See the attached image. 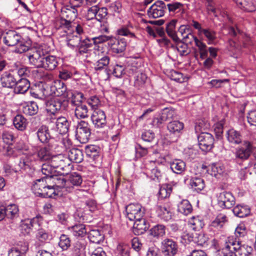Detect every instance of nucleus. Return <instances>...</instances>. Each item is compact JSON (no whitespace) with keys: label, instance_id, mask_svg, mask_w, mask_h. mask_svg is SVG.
<instances>
[{"label":"nucleus","instance_id":"obj_1","mask_svg":"<svg viewBox=\"0 0 256 256\" xmlns=\"http://www.w3.org/2000/svg\"><path fill=\"white\" fill-rule=\"evenodd\" d=\"M4 43L8 46H18L15 52L22 54L28 51L32 46V41L28 36L24 33L20 34L16 30H10L4 34Z\"/></svg>","mask_w":256,"mask_h":256},{"label":"nucleus","instance_id":"obj_2","mask_svg":"<svg viewBox=\"0 0 256 256\" xmlns=\"http://www.w3.org/2000/svg\"><path fill=\"white\" fill-rule=\"evenodd\" d=\"M254 146L252 142L244 140L240 146L234 149V160L236 163L242 164V163L249 159L254 151Z\"/></svg>","mask_w":256,"mask_h":256},{"label":"nucleus","instance_id":"obj_3","mask_svg":"<svg viewBox=\"0 0 256 256\" xmlns=\"http://www.w3.org/2000/svg\"><path fill=\"white\" fill-rule=\"evenodd\" d=\"M53 129L50 130L48 126L46 124H42L38 128L36 132L38 140L43 144H49L58 137V134L53 132Z\"/></svg>","mask_w":256,"mask_h":256},{"label":"nucleus","instance_id":"obj_4","mask_svg":"<svg viewBox=\"0 0 256 256\" xmlns=\"http://www.w3.org/2000/svg\"><path fill=\"white\" fill-rule=\"evenodd\" d=\"M128 74L134 75V86L140 89L143 88L147 80L146 74L142 72L140 66H135L132 63L128 69Z\"/></svg>","mask_w":256,"mask_h":256},{"label":"nucleus","instance_id":"obj_5","mask_svg":"<svg viewBox=\"0 0 256 256\" xmlns=\"http://www.w3.org/2000/svg\"><path fill=\"white\" fill-rule=\"evenodd\" d=\"M184 128V123L178 120H173L169 122L167 124V130L168 131V134L166 136H169L170 141L172 142H176L182 134Z\"/></svg>","mask_w":256,"mask_h":256},{"label":"nucleus","instance_id":"obj_6","mask_svg":"<svg viewBox=\"0 0 256 256\" xmlns=\"http://www.w3.org/2000/svg\"><path fill=\"white\" fill-rule=\"evenodd\" d=\"M161 250L164 256H175L178 252L177 242L170 238H166L161 242Z\"/></svg>","mask_w":256,"mask_h":256},{"label":"nucleus","instance_id":"obj_7","mask_svg":"<svg viewBox=\"0 0 256 256\" xmlns=\"http://www.w3.org/2000/svg\"><path fill=\"white\" fill-rule=\"evenodd\" d=\"M228 34L234 38V40H230L228 42L229 50L232 51L242 46L240 39L242 35L240 30L236 26H230L226 28Z\"/></svg>","mask_w":256,"mask_h":256},{"label":"nucleus","instance_id":"obj_8","mask_svg":"<svg viewBox=\"0 0 256 256\" xmlns=\"http://www.w3.org/2000/svg\"><path fill=\"white\" fill-rule=\"evenodd\" d=\"M218 206L222 208L229 209L235 204V198L230 192L223 191L216 196Z\"/></svg>","mask_w":256,"mask_h":256},{"label":"nucleus","instance_id":"obj_9","mask_svg":"<svg viewBox=\"0 0 256 256\" xmlns=\"http://www.w3.org/2000/svg\"><path fill=\"white\" fill-rule=\"evenodd\" d=\"M32 190L34 194L38 196L44 198H54V195L49 192L48 187L46 186L44 181L42 179H37L32 185Z\"/></svg>","mask_w":256,"mask_h":256},{"label":"nucleus","instance_id":"obj_10","mask_svg":"<svg viewBox=\"0 0 256 256\" xmlns=\"http://www.w3.org/2000/svg\"><path fill=\"white\" fill-rule=\"evenodd\" d=\"M144 212V208L139 204H130L126 207V216L131 221L142 218Z\"/></svg>","mask_w":256,"mask_h":256},{"label":"nucleus","instance_id":"obj_11","mask_svg":"<svg viewBox=\"0 0 256 256\" xmlns=\"http://www.w3.org/2000/svg\"><path fill=\"white\" fill-rule=\"evenodd\" d=\"M64 102L59 98H50L46 102V110L48 113H50L51 122L55 120L56 118L54 116L56 112L60 110L62 108L64 107Z\"/></svg>","mask_w":256,"mask_h":256},{"label":"nucleus","instance_id":"obj_12","mask_svg":"<svg viewBox=\"0 0 256 256\" xmlns=\"http://www.w3.org/2000/svg\"><path fill=\"white\" fill-rule=\"evenodd\" d=\"M200 148L202 150L208 152L214 146V139L213 136L207 132H201L198 136Z\"/></svg>","mask_w":256,"mask_h":256},{"label":"nucleus","instance_id":"obj_13","mask_svg":"<svg viewBox=\"0 0 256 256\" xmlns=\"http://www.w3.org/2000/svg\"><path fill=\"white\" fill-rule=\"evenodd\" d=\"M174 112L168 108L164 110L162 113L154 117L151 124L154 128H162L164 123L172 118Z\"/></svg>","mask_w":256,"mask_h":256},{"label":"nucleus","instance_id":"obj_14","mask_svg":"<svg viewBox=\"0 0 256 256\" xmlns=\"http://www.w3.org/2000/svg\"><path fill=\"white\" fill-rule=\"evenodd\" d=\"M166 10L165 3L162 0H158L148 8L147 14L150 18H156L162 16Z\"/></svg>","mask_w":256,"mask_h":256},{"label":"nucleus","instance_id":"obj_15","mask_svg":"<svg viewBox=\"0 0 256 256\" xmlns=\"http://www.w3.org/2000/svg\"><path fill=\"white\" fill-rule=\"evenodd\" d=\"M91 120L96 128H104L106 125V114L104 110L98 108L94 110L91 116Z\"/></svg>","mask_w":256,"mask_h":256},{"label":"nucleus","instance_id":"obj_16","mask_svg":"<svg viewBox=\"0 0 256 256\" xmlns=\"http://www.w3.org/2000/svg\"><path fill=\"white\" fill-rule=\"evenodd\" d=\"M157 41L161 46H168L170 45L173 48H176L180 56H186L189 54L188 44L184 41L179 42L176 45L171 44L170 41L166 38L158 40Z\"/></svg>","mask_w":256,"mask_h":256},{"label":"nucleus","instance_id":"obj_17","mask_svg":"<svg viewBox=\"0 0 256 256\" xmlns=\"http://www.w3.org/2000/svg\"><path fill=\"white\" fill-rule=\"evenodd\" d=\"M108 44L113 54H121L125 51L127 42L124 38H116L112 36Z\"/></svg>","mask_w":256,"mask_h":256},{"label":"nucleus","instance_id":"obj_18","mask_svg":"<svg viewBox=\"0 0 256 256\" xmlns=\"http://www.w3.org/2000/svg\"><path fill=\"white\" fill-rule=\"evenodd\" d=\"M55 187L56 190L60 194V192L62 193H71L74 191L72 186H68L67 178L64 176L55 175Z\"/></svg>","mask_w":256,"mask_h":256},{"label":"nucleus","instance_id":"obj_19","mask_svg":"<svg viewBox=\"0 0 256 256\" xmlns=\"http://www.w3.org/2000/svg\"><path fill=\"white\" fill-rule=\"evenodd\" d=\"M47 163L42 164L41 171L45 176H50L54 174L56 172V169L61 167V165H56V162H62L58 157H54L51 160L48 161Z\"/></svg>","mask_w":256,"mask_h":256},{"label":"nucleus","instance_id":"obj_20","mask_svg":"<svg viewBox=\"0 0 256 256\" xmlns=\"http://www.w3.org/2000/svg\"><path fill=\"white\" fill-rule=\"evenodd\" d=\"M16 78L12 72H4L0 77V82L3 88H13L16 84Z\"/></svg>","mask_w":256,"mask_h":256},{"label":"nucleus","instance_id":"obj_21","mask_svg":"<svg viewBox=\"0 0 256 256\" xmlns=\"http://www.w3.org/2000/svg\"><path fill=\"white\" fill-rule=\"evenodd\" d=\"M134 221L132 232L136 236L144 234L150 227L149 223L143 217Z\"/></svg>","mask_w":256,"mask_h":256},{"label":"nucleus","instance_id":"obj_22","mask_svg":"<svg viewBox=\"0 0 256 256\" xmlns=\"http://www.w3.org/2000/svg\"><path fill=\"white\" fill-rule=\"evenodd\" d=\"M62 17L72 22L78 16L77 8L72 5H66L64 6L61 9Z\"/></svg>","mask_w":256,"mask_h":256},{"label":"nucleus","instance_id":"obj_23","mask_svg":"<svg viewBox=\"0 0 256 256\" xmlns=\"http://www.w3.org/2000/svg\"><path fill=\"white\" fill-rule=\"evenodd\" d=\"M110 62V56L107 55L103 56L94 64V70L96 72L104 70L107 74H109L111 72L108 66Z\"/></svg>","mask_w":256,"mask_h":256},{"label":"nucleus","instance_id":"obj_24","mask_svg":"<svg viewBox=\"0 0 256 256\" xmlns=\"http://www.w3.org/2000/svg\"><path fill=\"white\" fill-rule=\"evenodd\" d=\"M55 120L56 128V132L55 133L62 135L66 134L68 132L70 128V122L67 118L64 116H59Z\"/></svg>","mask_w":256,"mask_h":256},{"label":"nucleus","instance_id":"obj_25","mask_svg":"<svg viewBox=\"0 0 256 256\" xmlns=\"http://www.w3.org/2000/svg\"><path fill=\"white\" fill-rule=\"evenodd\" d=\"M68 100H70L71 104L73 106H76L80 104H82L84 99V94L77 90H68V93L66 95V98Z\"/></svg>","mask_w":256,"mask_h":256},{"label":"nucleus","instance_id":"obj_26","mask_svg":"<svg viewBox=\"0 0 256 256\" xmlns=\"http://www.w3.org/2000/svg\"><path fill=\"white\" fill-rule=\"evenodd\" d=\"M189 186L192 191L199 192L205 187L204 180L200 176H192L190 180Z\"/></svg>","mask_w":256,"mask_h":256},{"label":"nucleus","instance_id":"obj_27","mask_svg":"<svg viewBox=\"0 0 256 256\" xmlns=\"http://www.w3.org/2000/svg\"><path fill=\"white\" fill-rule=\"evenodd\" d=\"M26 56L30 65L37 68H42L44 56H41L38 51H35L32 54H28Z\"/></svg>","mask_w":256,"mask_h":256},{"label":"nucleus","instance_id":"obj_28","mask_svg":"<svg viewBox=\"0 0 256 256\" xmlns=\"http://www.w3.org/2000/svg\"><path fill=\"white\" fill-rule=\"evenodd\" d=\"M30 88V82L26 78L16 79V84L14 86V92L16 94H23L26 92Z\"/></svg>","mask_w":256,"mask_h":256},{"label":"nucleus","instance_id":"obj_29","mask_svg":"<svg viewBox=\"0 0 256 256\" xmlns=\"http://www.w3.org/2000/svg\"><path fill=\"white\" fill-rule=\"evenodd\" d=\"M58 58L54 56L48 55L44 56L42 68L48 70H53L58 66Z\"/></svg>","mask_w":256,"mask_h":256},{"label":"nucleus","instance_id":"obj_30","mask_svg":"<svg viewBox=\"0 0 256 256\" xmlns=\"http://www.w3.org/2000/svg\"><path fill=\"white\" fill-rule=\"evenodd\" d=\"M226 138L228 141L232 144H239L242 143L240 132L234 128L230 129L226 132Z\"/></svg>","mask_w":256,"mask_h":256},{"label":"nucleus","instance_id":"obj_31","mask_svg":"<svg viewBox=\"0 0 256 256\" xmlns=\"http://www.w3.org/2000/svg\"><path fill=\"white\" fill-rule=\"evenodd\" d=\"M155 208L158 216L161 220L168 222L172 218V212L170 208L163 205H157Z\"/></svg>","mask_w":256,"mask_h":256},{"label":"nucleus","instance_id":"obj_32","mask_svg":"<svg viewBox=\"0 0 256 256\" xmlns=\"http://www.w3.org/2000/svg\"><path fill=\"white\" fill-rule=\"evenodd\" d=\"M68 230L74 236L77 238H84L87 234L86 226L82 224H78L72 226H68Z\"/></svg>","mask_w":256,"mask_h":256},{"label":"nucleus","instance_id":"obj_33","mask_svg":"<svg viewBox=\"0 0 256 256\" xmlns=\"http://www.w3.org/2000/svg\"><path fill=\"white\" fill-rule=\"evenodd\" d=\"M22 112L26 116L36 115L38 112V106L36 102L30 101L22 106Z\"/></svg>","mask_w":256,"mask_h":256},{"label":"nucleus","instance_id":"obj_34","mask_svg":"<svg viewBox=\"0 0 256 256\" xmlns=\"http://www.w3.org/2000/svg\"><path fill=\"white\" fill-rule=\"evenodd\" d=\"M58 246L62 252L68 251L72 246V240L68 234H62L58 237Z\"/></svg>","mask_w":256,"mask_h":256},{"label":"nucleus","instance_id":"obj_35","mask_svg":"<svg viewBox=\"0 0 256 256\" xmlns=\"http://www.w3.org/2000/svg\"><path fill=\"white\" fill-rule=\"evenodd\" d=\"M44 181L46 186L49 190V192L52 193V195H54L55 198L57 196H60L61 194H58L56 190L55 187V175L53 174L50 176H44L42 178Z\"/></svg>","mask_w":256,"mask_h":256},{"label":"nucleus","instance_id":"obj_36","mask_svg":"<svg viewBox=\"0 0 256 256\" xmlns=\"http://www.w3.org/2000/svg\"><path fill=\"white\" fill-rule=\"evenodd\" d=\"M92 46L90 39L86 38L76 47L75 51L77 55H82L88 52L89 48Z\"/></svg>","mask_w":256,"mask_h":256},{"label":"nucleus","instance_id":"obj_37","mask_svg":"<svg viewBox=\"0 0 256 256\" xmlns=\"http://www.w3.org/2000/svg\"><path fill=\"white\" fill-rule=\"evenodd\" d=\"M37 156L41 161H50L55 157L54 156L50 146L40 148L37 152Z\"/></svg>","mask_w":256,"mask_h":256},{"label":"nucleus","instance_id":"obj_38","mask_svg":"<svg viewBox=\"0 0 256 256\" xmlns=\"http://www.w3.org/2000/svg\"><path fill=\"white\" fill-rule=\"evenodd\" d=\"M13 124L18 130L23 132L26 130L28 124V120L22 114H17L12 120Z\"/></svg>","mask_w":256,"mask_h":256},{"label":"nucleus","instance_id":"obj_39","mask_svg":"<svg viewBox=\"0 0 256 256\" xmlns=\"http://www.w3.org/2000/svg\"><path fill=\"white\" fill-rule=\"evenodd\" d=\"M68 158L72 162L80 163L84 160L82 151L78 148H72L68 152Z\"/></svg>","mask_w":256,"mask_h":256},{"label":"nucleus","instance_id":"obj_40","mask_svg":"<svg viewBox=\"0 0 256 256\" xmlns=\"http://www.w3.org/2000/svg\"><path fill=\"white\" fill-rule=\"evenodd\" d=\"M6 218L12 220L16 219L20 214L18 206L14 204H6Z\"/></svg>","mask_w":256,"mask_h":256},{"label":"nucleus","instance_id":"obj_41","mask_svg":"<svg viewBox=\"0 0 256 256\" xmlns=\"http://www.w3.org/2000/svg\"><path fill=\"white\" fill-rule=\"evenodd\" d=\"M242 245L240 239L231 236L229 237L228 241L226 242L225 248L229 249L236 252H238Z\"/></svg>","mask_w":256,"mask_h":256},{"label":"nucleus","instance_id":"obj_42","mask_svg":"<svg viewBox=\"0 0 256 256\" xmlns=\"http://www.w3.org/2000/svg\"><path fill=\"white\" fill-rule=\"evenodd\" d=\"M232 212L236 216L242 218L250 214V209L246 205L238 204L234 208Z\"/></svg>","mask_w":256,"mask_h":256},{"label":"nucleus","instance_id":"obj_43","mask_svg":"<svg viewBox=\"0 0 256 256\" xmlns=\"http://www.w3.org/2000/svg\"><path fill=\"white\" fill-rule=\"evenodd\" d=\"M67 182L68 186H72L74 189V186H80L82 184V176L78 172H71L67 176Z\"/></svg>","mask_w":256,"mask_h":256},{"label":"nucleus","instance_id":"obj_44","mask_svg":"<svg viewBox=\"0 0 256 256\" xmlns=\"http://www.w3.org/2000/svg\"><path fill=\"white\" fill-rule=\"evenodd\" d=\"M72 22L61 16L56 20V28L57 30H62L67 34L69 33V32H72Z\"/></svg>","mask_w":256,"mask_h":256},{"label":"nucleus","instance_id":"obj_45","mask_svg":"<svg viewBox=\"0 0 256 256\" xmlns=\"http://www.w3.org/2000/svg\"><path fill=\"white\" fill-rule=\"evenodd\" d=\"M100 148L97 145L90 144L85 146V152L88 157L96 160L100 156Z\"/></svg>","mask_w":256,"mask_h":256},{"label":"nucleus","instance_id":"obj_46","mask_svg":"<svg viewBox=\"0 0 256 256\" xmlns=\"http://www.w3.org/2000/svg\"><path fill=\"white\" fill-rule=\"evenodd\" d=\"M67 45L72 48L74 49L83 40L82 36L74 34V33H69L67 34Z\"/></svg>","mask_w":256,"mask_h":256},{"label":"nucleus","instance_id":"obj_47","mask_svg":"<svg viewBox=\"0 0 256 256\" xmlns=\"http://www.w3.org/2000/svg\"><path fill=\"white\" fill-rule=\"evenodd\" d=\"M178 211L184 216H187L192 212V207L188 200H183L178 205Z\"/></svg>","mask_w":256,"mask_h":256},{"label":"nucleus","instance_id":"obj_48","mask_svg":"<svg viewBox=\"0 0 256 256\" xmlns=\"http://www.w3.org/2000/svg\"><path fill=\"white\" fill-rule=\"evenodd\" d=\"M170 168L174 173L181 174L185 170L186 164L182 160L176 159L170 162Z\"/></svg>","mask_w":256,"mask_h":256},{"label":"nucleus","instance_id":"obj_49","mask_svg":"<svg viewBox=\"0 0 256 256\" xmlns=\"http://www.w3.org/2000/svg\"><path fill=\"white\" fill-rule=\"evenodd\" d=\"M74 106V114L78 119H84L88 117V109L86 104L82 103Z\"/></svg>","mask_w":256,"mask_h":256},{"label":"nucleus","instance_id":"obj_50","mask_svg":"<svg viewBox=\"0 0 256 256\" xmlns=\"http://www.w3.org/2000/svg\"><path fill=\"white\" fill-rule=\"evenodd\" d=\"M86 246V244L84 242L80 240L76 242L71 248L72 256H81L84 252Z\"/></svg>","mask_w":256,"mask_h":256},{"label":"nucleus","instance_id":"obj_51","mask_svg":"<svg viewBox=\"0 0 256 256\" xmlns=\"http://www.w3.org/2000/svg\"><path fill=\"white\" fill-rule=\"evenodd\" d=\"M88 234L90 241L94 244H100L104 240V235L98 230H92Z\"/></svg>","mask_w":256,"mask_h":256},{"label":"nucleus","instance_id":"obj_52","mask_svg":"<svg viewBox=\"0 0 256 256\" xmlns=\"http://www.w3.org/2000/svg\"><path fill=\"white\" fill-rule=\"evenodd\" d=\"M237 6L244 11L252 12L256 10L254 2L253 0H244V2L236 0Z\"/></svg>","mask_w":256,"mask_h":256},{"label":"nucleus","instance_id":"obj_53","mask_svg":"<svg viewBox=\"0 0 256 256\" xmlns=\"http://www.w3.org/2000/svg\"><path fill=\"white\" fill-rule=\"evenodd\" d=\"M18 166L21 169L25 170L28 174L33 173L36 170L32 162L28 158L20 159Z\"/></svg>","mask_w":256,"mask_h":256},{"label":"nucleus","instance_id":"obj_54","mask_svg":"<svg viewBox=\"0 0 256 256\" xmlns=\"http://www.w3.org/2000/svg\"><path fill=\"white\" fill-rule=\"evenodd\" d=\"M56 88V96H62L66 98L69 89H68L65 84L60 80H55Z\"/></svg>","mask_w":256,"mask_h":256},{"label":"nucleus","instance_id":"obj_55","mask_svg":"<svg viewBox=\"0 0 256 256\" xmlns=\"http://www.w3.org/2000/svg\"><path fill=\"white\" fill-rule=\"evenodd\" d=\"M190 227L194 231L200 230L204 225V220L198 216H192L189 221Z\"/></svg>","mask_w":256,"mask_h":256},{"label":"nucleus","instance_id":"obj_56","mask_svg":"<svg viewBox=\"0 0 256 256\" xmlns=\"http://www.w3.org/2000/svg\"><path fill=\"white\" fill-rule=\"evenodd\" d=\"M208 170L210 172V174L216 176L217 174H221L224 172V167L220 162H214L208 166Z\"/></svg>","mask_w":256,"mask_h":256},{"label":"nucleus","instance_id":"obj_57","mask_svg":"<svg viewBox=\"0 0 256 256\" xmlns=\"http://www.w3.org/2000/svg\"><path fill=\"white\" fill-rule=\"evenodd\" d=\"M166 234V226L162 224H156L150 230V234L154 238H158Z\"/></svg>","mask_w":256,"mask_h":256},{"label":"nucleus","instance_id":"obj_58","mask_svg":"<svg viewBox=\"0 0 256 256\" xmlns=\"http://www.w3.org/2000/svg\"><path fill=\"white\" fill-rule=\"evenodd\" d=\"M42 90L43 95L45 96H48L52 95L56 96V88L55 81H54L49 84H42Z\"/></svg>","mask_w":256,"mask_h":256},{"label":"nucleus","instance_id":"obj_59","mask_svg":"<svg viewBox=\"0 0 256 256\" xmlns=\"http://www.w3.org/2000/svg\"><path fill=\"white\" fill-rule=\"evenodd\" d=\"M198 246H206L208 245V238L203 232L196 234V236L192 238V240Z\"/></svg>","mask_w":256,"mask_h":256},{"label":"nucleus","instance_id":"obj_60","mask_svg":"<svg viewBox=\"0 0 256 256\" xmlns=\"http://www.w3.org/2000/svg\"><path fill=\"white\" fill-rule=\"evenodd\" d=\"M172 190V184H168L160 186L158 195L159 199H164L170 196Z\"/></svg>","mask_w":256,"mask_h":256},{"label":"nucleus","instance_id":"obj_61","mask_svg":"<svg viewBox=\"0 0 256 256\" xmlns=\"http://www.w3.org/2000/svg\"><path fill=\"white\" fill-rule=\"evenodd\" d=\"M36 238L41 242H46L52 239V235L46 230L40 228L38 230Z\"/></svg>","mask_w":256,"mask_h":256},{"label":"nucleus","instance_id":"obj_62","mask_svg":"<svg viewBox=\"0 0 256 256\" xmlns=\"http://www.w3.org/2000/svg\"><path fill=\"white\" fill-rule=\"evenodd\" d=\"M91 133V130H76V137L81 144H86L88 142Z\"/></svg>","mask_w":256,"mask_h":256},{"label":"nucleus","instance_id":"obj_63","mask_svg":"<svg viewBox=\"0 0 256 256\" xmlns=\"http://www.w3.org/2000/svg\"><path fill=\"white\" fill-rule=\"evenodd\" d=\"M32 224L29 218L22 220L20 226L22 233L24 235H29L33 228Z\"/></svg>","mask_w":256,"mask_h":256},{"label":"nucleus","instance_id":"obj_64","mask_svg":"<svg viewBox=\"0 0 256 256\" xmlns=\"http://www.w3.org/2000/svg\"><path fill=\"white\" fill-rule=\"evenodd\" d=\"M148 176L152 180L156 182H160L162 178V174L158 167L152 169L150 173L148 174Z\"/></svg>","mask_w":256,"mask_h":256}]
</instances>
